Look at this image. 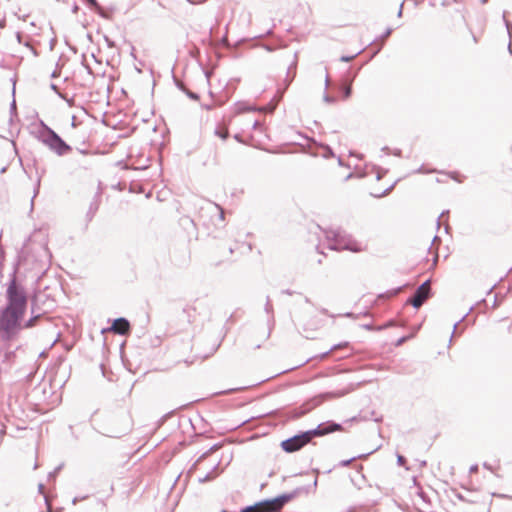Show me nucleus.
Returning a JSON list of instances; mask_svg holds the SVG:
<instances>
[{
	"instance_id": "f03ea898",
	"label": "nucleus",
	"mask_w": 512,
	"mask_h": 512,
	"mask_svg": "<svg viewBox=\"0 0 512 512\" xmlns=\"http://www.w3.org/2000/svg\"><path fill=\"white\" fill-rule=\"evenodd\" d=\"M342 430L343 428L340 424H321L314 430L307 431L301 435H296L290 439L282 441L281 447L285 452L292 453L300 450L302 447L308 444L313 437L324 436L326 434Z\"/></svg>"
},
{
	"instance_id": "0eeeda50",
	"label": "nucleus",
	"mask_w": 512,
	"mask_h": 512,
	"mask_svg": "<svg viewBox=\"0 0 512 512\" xmlns=\"http://www.w3.org/2000/svg\"><path fill=\"white\" fill-rule=\"evenodd\" d=\"M110 331L119 335H126L130 331V323L125 318H118L114 320Z\"/></svg>"
},
{
	"instance_id": "f257e3e1",
	"label": "nucleus",
	"mask_w": 512,
	"mask_h": 512,
	"mask_svg": "<svg viewBox=\"0 0 512 512\" xmlns=\"http://www.w3.org/2000/svg\"><path fill=\"white\" fill-rule=\"evenodd\" d=\"M8 306L3 311L0 318V325L3 329L13 331L23 317L26 309L27 299L23 290H21L15 281H12L7 289Z\"/></svg>"
},
{
	"instance_id": "9d476101",
	"label": "nucleus",
	"mask_w": 512,
	"mask_h": 512,
	"mask_svg": "<svg viewBox=\"0 0 512 512\" xmlns=\"http://www.w3.org/2000/svg\"><path fill=\"white\" fill-rule=\"evenodd\" d=\"M39 318H40V316L38 315V316H35V317H33V318L29 319V320L26 322V324H25V326H24V327H25V328H32V327H34V326L37 324V321L39 320Z\"/></svg>"
},
{
	"instance_id": "20e7f679",
	"label": "nucleus",
	"mask_w": 512,
	"mask_h": 512,
	"mask_svg": "<svg viewBox=\"0 0 512 512\" xmlns=\"http://www.w3.org/2000/svg\"><path fill=\"white\" fill-rule=\"evenodd\" d=\"M291 496L281 495L274 499L264 500L255 505L248 506L240 512H279L290 501Z\"/></svg>"
},
{
	"instance_id": "39448f33",
	"label": "nucleus",
	"mask_w": 512,
	"mask_h": 512,
	"mask_svg": "<svg viewBox=\"0 0 512 512\" xmlns=\"http://www.w3.org/2000/svg\"><path fill=\"white\" fill-rule=\"evenodd\" d=\"M383 177L377 176L373 183L370 185V194L375 197H382L386 195L392 188L390 182L382 184Z\"/></svg>"
},
{
	"instance_id": "6e6552de",
	"label": "nucleus",
	"mask_w": 512,
	"mask_h": 512,
	"mask_svg": "<svg viewBox=\"0 0 512 512\" xmlns=\"http://www.w3.org/2000/svg\"><path fill=\"white\" fill-rule=\"evenodd\" d=\"M215 135L221 139H226L229 136L228 125L225 123L219 124L215 129Z\"/></svg>"
},
{
	"instance_id": "9b49d317",
	"label": "nucleus",
	"mask_w": 512,
	"mask_h": 512,
	"mask_svg": "<svg viewBox=\"0 0 512 512\" xmlns=\"http://www.w3.org/2000/svg\"><path fill=\"white\" fill-rule=\"evenodd\" d=\"M398 461H399L400 463H403V462H404V457H403V456H399V457H398Z\"/></svg>"
},
{
	"instance_id": "423d86ee",
	"label": "nucleus",
	"mask_w": 512,
	"mask_h": 512,
	"mask_svg": "<svg viewBox=\"0 0 512 512\" xmlns=\"http://www.w3.org/2000/svg\"><path fill=\"white\" fill-rule=\"evenodd\" d=\"M429 292H430V284L428 281H426L421 286L418 287L413 298L410 300V303L415 308H419L424 303V301L428 298Z\"/></svg>"
},
{
	"instance_id": "1a4fd4ad",
	"label": "nucleus",
	"mask_w": 512,
	"mask_h": 512,
	"mask_svg": "<svg viewBox=\"0 0 512 512\" xmlns=\"http://www.w3.org/2000/svg\"><path fill=\"white\" fill-rule=\"evenodd\" d=\"M342 91H343V99L349 98L351 95V85L348 83H345L342 87Z\"/></svg>"
},
{
	"instance_id": "7ed1b4c3",
	"label": "nucleus",
	"mask_w": 512,
	"mask_h": 512,
	"mask_svg": "<svg viewBox=\"0 0 512 512\" xmlns=\"http://www.w3.org/2000/svg\"><path fill=\"white\" fill-rule=\"evenodd\" d=\"M327 239L329 240V248L335 251L348 250L360 253L366 250V247L357 240L335 231H329Z\"/></svg>"
}]
</instances>
